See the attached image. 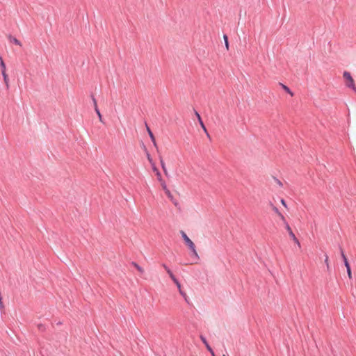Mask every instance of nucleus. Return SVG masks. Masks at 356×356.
I'll return each instance as SVG.
<instances>
[{"instance_id":"nucleus-1","label":"nucleus","mask_w":356,"mask_h":356,"mask_svg":"<svg viewBox=\"0 0 356 356\" xmlns=\"http://www.w3.org/2000/svg\"><path fill=\"white\" fill-rule=\"evenodd\" d=\"M343 76L345 80V85L346 87L351 88L355 92H356V86L350 73L349 72L345 71L343 74Z\"/></svg>"},{"instance_id":"nucleus-2","label":"nucleus","mask_w":356,"mask_h":356,"mask_svg":"<svg viewBox=\"0 0 356 356\" xmlns=\"http://www.w3.org/2000/svg\"><path fill=\"white\" fill-rule=\"evenodd\" d=\"M181 234L182 238H183L185 243L188 245L189 249L192 251L193 254L197 259H198L199 257H198L197 252L195 250V245L194 243L188 237V236L184 231H181Z\"/></svg>"},{"instance_id":"nucleus-3","label":"nucleus","mask_w":356,"mask_h":356,"mask_svg":"<svg viewBox=\"0 0 356 356\" xmlns=\"http://www.w3.org/2000/svg\"><path fill=\"white\" fill-rule=\"evenodd\" d=\"M285 228L287 230L291 239L298 245V246L299 248H300V246H301L300 243L298 241V239L297 238V237L296 236V235L294 234V233L293 232L290 225L289 224H286V227Z\"/></svg>"},{"instance_id":"nucleus-4","label":"nucleus","mask_w":356,"mask_h":356,"mask_svg":"<svg viewBox=\"0 0 356 356\" xmlns=\"http://www.w3.org/2000/svg\"><path fill=\"white\" fill-rule=\"evenodd\" d=\"M195 114L197 118L198 122H199L201 127L203 129L204 131L206 133L207 137L210 138V136L207 130V128H206L203 121L202 120V118H201L200 114L196 111H195Z\"/></svg>"},{"instance_id":"nucleus-5","label":"nucleus","mask_w":356,"mask_h":356,"mask_svg":"<svg viewBox=\"0 0 356 356\" xmlns=\"http://www.w3.org/2000/svg\"><path fill=\"white\" fill-rule=\"evenodd\" d=\"M200 339H201L202 341L204 343V344L205 345L207 349L211 353V355H213V350H212V348L208 343L205 337H204L203 336H200Z\"/></svg>"},{"instance_id":"nucleus-6","label":"nucleus","mask_w":356,"mask_h":356,"mask_svg":"<svg viewBox=\"0 0 356 356\" xmlns=\"http://www.w3.org/2000/svg\"><path fill=\"white\" fill-rule=\"evenodd\" d=\"M147 131H148L149 136L151 138V140L152 141V143L154 144V146L156 148V149H158V146H157V144H156V142L155 140V137L148 127H147Z\"/></svg>"},{"instance_id":"nucleus-7","label":"nucleus","mask_w":356,"mask_h":356,"mask_svg":"<svg viewBox=\"0 0 356 356\" xmlns=\"http://www.w3.org/2000/svg\"><path fill=\"white\" fill-rule=\"evenodd\" d=\"M1 74L3 76V81H4V83H5V85L6 86V88L8 89L9 88V79H8V76L6 73V72H1Z\"/></svg>"},{"instance_id":"nucleus-8","label":"nucleus","mask_w":356,"mask_h":356,"mask_svg":"<svg viewBox=\"0 0 356 356\" xmlns=\"http://www.w3.org/2000/svg\"><path fill=\"white\" fill-rule=\"evenodd\" d=\"M9 38H10V41L11 42L14 43L16 45L22 47V42L18 39H17L16 38L12 37V36H9Z\"/></svg>"},{"instance_id":"nucleus-9","label":"nucleus","mask_w":356,"mask_h":356,"mask_svg":"<svg viewBox=\"0 0 356 356\" xmlns=\"http://www.w3.org/2000/svg\"><path fill=\"white\" fill-rule=\"evenodd\" d=\"M280 86H282V88H283V89H284V90L287 92V93H289L291 97H293V92L290 90V88H289L288 86H286L284 85V84H283V83H280Z\"/></svg>"},{"instance_id":"nucleus-10","label":"nucleus","mask_w":356,"mask_h":356,"mask_svg":"<svg viewBox=\"0 0 356 356\" xmlns=\"http://www.w3.org/2000/svg\"><path fill=\"white\" fill-rule=\"evenodd\" d=\"M0 67H1V72H6V64H5L2 57L1 56H0Z\"/></svg>"},{"instance_id":"nucleus-11","label":"nucleus","mask_w":356,"mask_h":356,"mask_svg":"<svg viewBox=\"0 0 356 356\" xmlns=\"http://www.w3.org/2000/svg\"><path fill=\"white\" fill-rule=\"evenodd\" d=\"M160 163H161V168L164 172V173L167 175H168V172H167V170H166V167H165V163L163 160V158L161 156H160Z\"/></svg>"},{"instance_id":"nucleus-12","label":"nucleus","mask_w":356,"mask_h":356,"mask_svg":"<svg viewBox=\"0 0 356 356\" xmlns=\"http://www.w3.org/2000/svg\"><path fill=\"white\" fill-rule=\"evenodd\" d=\"M131 265L134 266L140 273H143L144 270L143 268H141L137 263L133 261L131 263Z\"/></svg>"},{"instance_id":"nucleus-13","label":"nucleus","mask_w":356,"mask_h":356,"mask_svg":"<svg viewBox=\"0 0 356 356\" xmlns=\"http://www.w3.org/2000/svg\"><path fill=\"white\" fill-rule=\"evenodd\" d=\"M95 111L96 113H97V115H98V118H99V121H100L101 122H102V123H104V122L103 121V119H102V114H101V113H100V111H99V108H96V109H95Z\"/></svg>"},{"instance_id":"nucleus-14","label":"nucleus","mask_w":356,"mask_h":356,"mask_svg":"<svg viewBox=\"0 0 356 356\" xmlns=\"http://www.w3.org/2000/svg\"><path fill=\"white\" fill-rule=\"evenodd\" d=\"M165 193L166 194V195L168 196V197L171 200V201H173V196L172 195V193H170V191H169V189H166V191L165 192Z\"/></svg>"},{"instance_id":"nucleus-15","label":"nucleus","mask_w":356,"mask_h":356,"mask_svg":"<svg viewBox=\"0 0 356 356\" xmlns=\"http://www.w3.org/2000/svg\"><path fill=\"white\" fill-rule=\"evenodd\" d=\"M223 38L225 40V44L226 49L228 50L229 49L228 37L227 36V35H224Z\"/></svg>"},{"instance_id":"nucleus-16","label":"nucleus","mask_w":356,"mask_h":356,"mask_svg":"<svg viewBox=\"0 0 356 356\" xmlns=\"http://www.w3.org/2000/svg\"><path fill=\"white\" fill-rule=\"evenodd\" d=\"M278 216L280 218V219L282 220V221L283 222V224L284 225V226L286 227V224H289V223L286 222L285 217L282 213H280Z\"/></svg>"},{"instance_id":"nucleus-17","label":"nucleus","mask_w":356,"mask_h":356,"mask_svg":"<svg viewBox=\"0 0 356 356\" xmlns=\"http://www.w3.org/2000/svg\"><path fill=\"white\" fill-rule=\"evenodd\" d=\"M325 264H326L327 270H330L329 257L327 254H325Z\"/></svg>"},{"instance_id":"nucleus-18","label":"nucleus","mask_w":356,"mask_h":356,"mask_svg":"<svg viewBox=\"0 0 356 356\" xmlns=\"http://www.w3.org/2000/svg\"><path fill=\"white\" fill-rule=\"evenodd\" d=\"M91 98H92V102H93V104H94V108L95 109L98 108L97 104V100L95 98L93 95H91Z\"/></svg>"},{"instance_id":"nucleus-19","label":"nucleus","mask_w":356,"mask_h":356,"mask_svg":"<svg viewBox=\"0 0 356 356\" xmlns=\"http://www.w3.org/2000/svg\"><path fill=\"white\" fill-rule=\"evenodd\" d=\"M172 281L176 284L178 289L180 290L181 284H180L179 282L178 281V280L175 277V279L172 280Z\"/></svg>"},{"instance_id":"nucleus-20","label":"nucleus","mask_w":356,"mask_h":356,"mask_svg":"<svg viewBox=\"0 0 356 356\" xmlns=\"http://www.w3.org/2000/svg\"><path fill=\"white\" fill-rule=\"evenodd\" d=\"M166 272L169 275V276L172 279V280L175 278V276L173 275L172 272L171 271V270L170 268L166 270Z\"/></svg>"},{"instance_id":"nucleus-21","label":"nucleus","mask_w":356,"mask_h":356,"mask_svg":"<svg viewBox=\"0 0 356 356\" xmlns=\"http://www.w3.org/2000/svg\"><path fill=\"white\" fill-rule=\"evenodd\" d=\"M272 206V209L279 216L281 213L280 212V211L278 210V209L273 206V204H271Z\"/></svg>"},{"instance_id":"nucleus-22","label":"nucleus","mask_w":356,"mask_h":356,"mask_svg":"<svg viewBox=\"0 0 356 356\" xmlns=\"http://www.w3.org/2000/svg\"><path fill=\"white\" fill-rule=\"evenodd\" d=\"M340 251H341V257L343 259V260H346L347 258H346V256L345 255L344 252H343V250L341 248H340Z\"/></svg>"},{"instance_id":"nucleus-23","label":"nucleus","mask_w":356,"mask_h":356,"mask_svg":"<svg viewBox=\"0 0 356 356\" xmlns=\"http://www.w3.org/2000/svg\"><path fill=\"white\" fill-rule=\"evenodd\" d=\"M344 265H345V266H346L347 270H350V264H349V263L348 261V259L344 260Z\"/></svg>"},{"instance_id":"nucleus-24","label":"nucleus","mask_w":356,"mask_h":356,"mask_svg":"<svg viewBox=\"0 0 356 356\" xmlns=\"http://www.w3.org/2000/svg\"><path fill=\"white\" fill-rule=\"evenodd\" d=\"M344 265H345V266H346L347 270H350V264H349V263L348 261V259L344 260Z\"/></svg>"},{"instance_id":"nucleus-25","label":"nucleus","mask_w":356,"mask_h":356,"mask_svg":"<svg viewBox=\"0 0 356 356\" xmlns=\"http://www.w3.org/2000/svg\"><path fill=\"white\" fill-rule=\"evenodd\" d=\"M161 186L163 188V189L164 190V191L165 192L166 191V189H168L166 186V184H165V182L164 181H162L161 182Z\"/></svg>"},{"instance_id":"nucleus-26","label":"nucleus","mask_w":356,"mask_h":356,"mask_svg":"<svg viewBox=\"0 0 356 356\" xmlns=\"http://www.w3.org/2000/svg\"><path fill=\"white\" fill-rule=\"evenodd\" d=\"M156 175L157 178H158V179H159V181L160 182H161L162 181H163V180L162 179L161 175V173L159 172V171H157V173H156Z\"/></svg>"},{"instance_id":"nucleus-27","label":"nucleus","mask_w":356,"mask_h":356,"mask_svg":"<svg viewBox=\"0 0 356 356\" xmlns=\"http://www.w3.org/2000/svg\"><path fill=\"white\" fill-rule=\"evenodd\" d=\"M179 293H180V294H181V296L185 298V300H186V293H184V292L181 290V288H180V290H179Z\"/></svg>"},{"instance_id":"nucleus-28","label":"nucleus","mask_w":356,"mask_h":356,"mask_svg":"<svg viewBox=\"0 0 356 356\" xmlns=\"http://www.w3.org/2000/svg\"><path fill=\"white\" fill-rule=\"evenodd\" d=\"M147 158L148 159V161H149V163L152 164L153 162H152V159L150 156V154L147 152Z\"/></svg>"},{"instance_id":"nucleus-29","label":"nucleus","mask_w":356,"mask_h":356,"mask_svg":"<svg viewBox=\"0 0 356 356\" xmlns=\"http://www.w3.org/2000/svg\"><path fill=\"white\" fill-rule=\"evenodd\" d=\"M152 169L154 172H156V174L157 173L158 168L155 166V164L154 163H152Z\"/></svg>"},{"instance_id":"nucleus-30","label":"nucleus","mask_w":356,"mask_h":356,"mask_svg":"<svg viewBox=\"0 0 356 356\" xmlns=\"http://www.w3.org/2000/svg\"><path fill=\"white\" fill-rule=\"evenodd\" d=\"M275 179L276 183H277L280 186H283V184H282V181H281L280 180H279L278 179H276V178H275Z\"/></svg>"},{"instance_id":"nucleus-31","label":"nucleus","mask_w":356,"mask_h":356,"mask_svg":"<svg viewBox=\"0 0 356 356\" xmlns=\"http://www.w3.org/2000/svg\"><path fill=\"white\" fill-rule=\"evenodd\" d=\"M347 273H348V277H349L350 279H352V272H351V269H350V270H347Z\"/></svg>"},{"instance_id":"nucleus-32","label":"nucleus","mask_w":356,"mask_h":356,"mask_svg":"<svg viewBox=\"0 0 356 356\" xmlns=\"http://www.w3.org/2000/svg\"><path fill=\"white\" fill-rule=\"evenodd\" d=\"M281 203H282V204L284 207H286V208L287 207V206H286V202H285V200H284V199H282V200H281Z\"/></svg>"},{"instance_id":"nucleus-33","label":"nucleus","mask_w":356,"mask_h":356,"mask_svg":"<svg viewBox=\"0 0 356 356\" xmlns=\"http://www.w3.org/2000/svg\"><path fill=\"white\" fill-rule=\"evenodd\" d=\"M162 266L163 267V268H165V270H167L168 269H169V268L165 264H162Z\"/></svg>"},{"instance_id":"nucleus-34","label":"nucleus","mask_w":356,"mask_h":356,"mask_svg":"<svg viewBox=\"0 0 356 356\" xmlns=\"http://www.w3.org/2000/svg\"><path fill=\"white\" fill-rule=\"evenodd\" d=\"M173 202V204L175 205V206H177L178 205V202L177 200H175L174 198H173V201H172Z\"/></svg>"},{"instance_id":"nucleus-35","label":"nucleus","mask_w":356,"mask_h":356,"mask_svg":"<svg viewBox=\"0 0 356 356\" xmlns=\"http://www.w3.org/2000/svg\"><path fill=\"white\" fill-rule=\"evenodd\" d=\"M0 308L1 309L3 308V303L0 304Z\"/></svg>"},{"instance_id":"nucleus-36","label":"nucleus","mask_w":356,"mask_h":356,"mask_svg":"<svg viewBox=\"0 0 356 356\" xmlns=\"http://www.w3.org/2000/svg\"><path fill=\"white\" fill-rule=\"evenodd\" d=\"M57 324H58V325H61V324H62V323H61V322H58Z\"/></svg>"},{"instance_id":"nucleus-37","label":"nucleus","mask_w":356,"mask_h":356,"mask_svg":"<svg viewBox=\"0 0 356 356\" xmlns=\"http://www.w3.org/2000/svg\"><path fill=\"white\" fill-rule=\"evenodd\" d=\"M3 303L2 300H0V304Z\"/></svg>"},{"instance_id":"nucleus-38","label":"nucleus","mask_w":356,"mask_h":356,"mask_svg":"<svg viewBox=\"0 0 356 356\" xmlns=\"http://www.w3.org/2000/svg\"><path fill=\"white\" fill-rule=\"evenodd\" d=\"M212 356H215V354L213 353V355H212Z\"/></svg>"},{"instance_id":"nucleus-39","label":"nucleus","mask_w":356,"mask_h":356,"mask_svg":"<svg viewBox=\"0 0 356 356\" xmlns=\"http://www.w3.org/2000/svg\"><path fill=\"white\" fill-rule=\"evenodd\" d=\"M223 356H226L225 355H223Z\"/></svg>"}]
</instances>
